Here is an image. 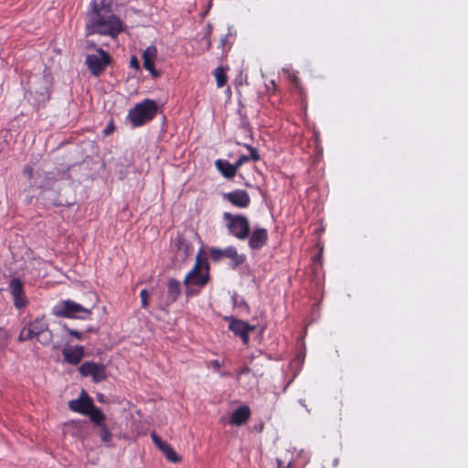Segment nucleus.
Instances as JSON below:
<instances>
[{"mask_svg":"<svg viewBox=\"0 0 468 468\" xmlns=\"http://www.w3.org/2000/svg\"><path fill=\"white\" fill-rule=\"evenodd\" d=\"M87 36L99 34L116 37L123 30V22L114 15L111 0H92L86 15Z\"/></svg>","mask_w":468,"mask_h":468,"instance_id":"obj_1","label":"nucleus"},{"mask_svg":"<svg viewBox=\"0 0 468 468\" xmlns=\"http://www.w3.org/2000/svg\"><path fill=\"white\" fill-rule=\"evenodd\" d=\"M93 307L94 304L90 307H85L74 301L63 300L53 307L52 313L58 317L86 320L91 315Z\"/></svg>","mask_w":468,"mask_h":468,"instance_id":"obj_2","label":"nucleus"},{"mask_svg":"<svg viewBox=\"0 0 468 468\" xmlns=\"http://www.w3.org/2000/svg\"><path fill=\"white\" fill-rule=\"evenodd\" d=\"M156 113V102L153 100L145 99L129 111L128 118L133 126L138 127L150 122Z\"/></svg>","mask_w":468,"mask_h":468,"instance_id":"obj_3","label":"nucleus"},{"mask_svg":"<svg viewBox=\"0 0 468 468\" xmlns=\"http://www.w3.org/2000/svg\"><path fill=\"white\" fill-rule=\"evenodd\" d=\"M209 280V265L207 260L202 256V250H200L196 257V263L191 271H189L185 280L184 283L186 286L196 285L203 287L207 283Z\"/></svg>","mask_w":468,"mask_h":468,"instance_id":"obj_4","label":"nucleus"},{"mask_svg":"<svg viewBox=\"0 0 468 468\" xmlns=\"http://www.w3.org/2000/svg\"><path fill=\"white\" fill-rule=\"evenodd\" d=\"M227 220V227L230 234L239 239H246L249 237L250 226L249 219L243 215H233L226 212L223 215Z\"/></svg>","mask_w":468,"mask_h":468,"instance_id":"obj_5","label":"nucleus"},{"mask_svg":"<svg viewBox=\"0 0 468 468\" xmlns=\"http://www.w3.org/2000/svg\"><path fill=\"white\" fill-rule=\"evenodd\" d=\"M98 55H88L86 57V65L90 69L91 75L99 77L105 69V68L112 63V58L108 52L99 48H96Z\"/></svg>","mask_w":468,"mask_h":468,"instance_id":"obj_6","label":"nucleus"},{"mask_svg":"<svg viewBox=\"0 0 468 468\" xmlns=\"http://www.w3.org/2000/svg\"><path fill=\"white\" fill-rule=\"evenodd\" d=\"M34 338L41 345L48 346L53 340L52 331L49 330L48 324L44 318H36L34 321L27 323Z\"/></svg>","mask_w":468,"mask_h":468,"instance_id":"obj_7","label":"nucleus"},{"mask_svg":"<svg viewBox=\"0 0 468 468\" xmlns=\"http://www.w3.org/2000/svg\"><path fill=\"white\" fill-rule=\"evenodd\" d=\"M79 371L83 377H91L95 383L107 378L106 367L103 364L86 361L79 367Z\"/></svg>","mask_w":468,"mask_h":468,"instance_id":"obj_8","label":"nucleus"},{"mask_svg":"<svg viewBox=\"0 0 468 468\" xmlns=\"http://www.w3.org/2000/svg\"><path fill=\"white\" fill-rule=\"evenodd\" d=\"M209 254H210V259L213 261H219L223 258L231 259L233 261L234 268L241 265L246 260L245 256L238 254L236 248L232 247V246L228 247L225 250L212 248V249H210Z\"/></svg>","mask_w":468,"mask_h":468,"instance_id":"obj_9","label":"nucleus"},{"mask_svg":"<svg viewBox=\"0 0 468 468\" xmlns=\"http://www.w3.org/2000/svg\"><path fill=\"white\" fill-rule=\"evenodd\" d=\"M94 402L92 399L88 395V393L82 389L79 398L77 399H72L69 401V409L74 412L87 415L90 413L91 409L94 407Z\"/></svg>","mask_w":468,"mask_h":468,"instance_id":"obj_10","label":"nucleus"},{"mask_svg":"<svg viewBox=\"0 0 468 468\" xmlns=\"http://www.w3.org/2000/svg\"><path fill=\"white\" fill-rule=\"evenodd\" d=\"M229 329L233 332L236 336L241 338L244 344L249 343V333L255 329L254 325L236 318H229Z\"/></svg>","mask_w":468,"mask_h":468,"instance_id":"obj_11","label":"nucleus"},{"mask_svg":"<svg viewBox=\"0 0 468 468\" xmlns=\"http://www.w3.org/2000/svg\"><path fill=\"white\" fill-rule=\"evenodd\" d=\"M10 292L14 298V305L22 309L28 303L24 292V284L18 278H13L9 283Z\"/></svg>","mask_w":468,"mask_h":468,"instance_id":"obj_12","label":"nucleus"},{"mask_svg":"<svg viewBox=\"0 0 468 468\" xmlns=\"http://www.w3.org/2000/svg\"><path fill=\"white\" fill-rule=\"evenodd\" d=\"M223 198L233 206L246 208L250 204V197L247 191L242 189L234 190L232 192L223 194Z\"/></svg>","mask_w":468,"mask_h":468,"instance_id":"obj_13","label":"nucleus"},{"mask_svg":"<svg viewBox=\"0 0 468 468\" xmlns=\"http://www.w3.org/2000/svg\"><path fill=\"white\" fill-rule=\"evenodd\" d=\"M249 246L251 250H260L266 245L268 240V231L266 229L256 227L249 234Z\"/></svg>","mask_w":468,"mask_h":468,"instance_id":"obj_14","label":"nucleus"},{"mask_svg":"<svg viewBox=\"0 0 468 468\" xmlns=\"http://www.w3.org/2000/svg\"><path fill=\"white\" fill-rule=\"evenodd\" d=\"M65 362L69 365H78L84 356V347L81 346H67L62 349Z\"/></svg>","mask_w":468,"mask_h":468,"instance_id":"obj_15","label":"nucleus"},{"mask_svg":"<svg viewBox=\"0 0 468 468\" xmlns=\"http://www.w3.org/2000/svg\"><path fill=\"white\" fill-rule=\"evenodd\" d=\"M64 175L65 172L58 168H55L49 172H42L41 174H38L37 177L41 179L39 182V187L43 189L50 188L55 182L62 179Z\"/></svg>","mask_w":468,"mask_h":468,"instance_id":"obj_16","label":"nucleus"},{"mask_svg":"<svg viewBox=\"0 0 468 468\" xmlns=\"http://www.w3.org/2000/svg\"><path fill=\"white\" fill-rule=\"evenodd\" d=\"M157 56V49L154 46L148 47L143 53L144 67L151 72L154 78L160 76V71L154 69V59Z\"/></svg>","mask_w":468,"mask_h":468,"instance_id":"obj_17","label":"nucleus"},{"mask_svg":"<svg viewBox=\"0 0 468 468\" xmlns=\"http://www.w3.org/2000/svg\"><path fill=\"white\" fill-rule=\"evenodd\" d=\"M250 417V410L248 406H241L235 410L230 418V424L241 426L247 422Z\"/></svg>","mask_w":468,"mask_h":468,"instance_id":"obj_18","label":"nucleus"},{"mask_svg":"<svg viewBox=\"0 0 468 468\" xmlns=\"http://www.w3.org/2000/svg\"><path fill=\"white\" fill-rule=\"evenodd\" d=\"M215 166L217 167V169L221 173V175L225 178L231 179L237 174V171H236L233 164H230L227 160H223V159L216 160Z\"/></svg>","mask_w":468,"mask_h":468,"instance_id":"obj_19","label":"nucleus"},{"mask_svg":"<svg viewBox=\"0 0 468 468\" xmlns=\"http://www.w3.org/2000/svg\"><path fill=\"white\" fill-rule=\"evenodd\" d=\"M175 246L176 248V255L182 260H186L189 256L191 247L184 237L177 236L175 239Z\"/></svg>","mask_w":468,"mask_h":468,"instance_id":"obj_20","label":"nucleus"},{"mask_svg":"<svg viewBox=\"0 0 468 468\" xmlns=\"http://www.w3.org/2000/svg\"><path fill=\"white\" fill-rule=\"evenodd\" d=\"M180 292V282L174 278L169 279L167 282V301L169 303L176 302Z\"/></svg>","mask_w":468,"mask_h":468,"instance_id":"obj_21","label":"nucleus"},{"mask_svg":"<svg viewBox=\"0 0 468 468\" xmlns=\"http://www.w3.org/2000/svg\"><path fill=\"white\" fill-rule=\"evenodd\" d=\"M86 416H89L95 428L106 424V415L96 406H94Z\"/></svg>","mask_w":468,"mask_h":468,"instance_id":"obj_22","label":"nucleus"},{"mask_svg":"<svg viewBox=\"0 0 468 468\" xmlns=\"http://www.w3.org/2000/svg\"><path fill=\"white\" fill-rule=\"evenodd\" d=\"M98 434L101 438V441L107 445H111V442L112 441V434L107 424L98 427Z\"/></svg>","mask_w":468,"mask_h":468,"instance_id":"obj_23","label":"nucleus"},{"mask_svg":"<svg viewBox=\"0 0 468 468\" xmlns=\"http://www.w3.org/2000/svg\"><path fill=\"white\" fill-rule=\"evenodd\" d=\"M162 452L165 455L166 459L172 463H176L181 461L179 455L169 444H167L166 447L163 449Z\"/></svg>","mask_w":468,"mask_h":468,"instance_id":"obj_24","label":"nucleus"},{"mask_svg":"<svg viewBox=\"0 0 468 468\" xmlns=\"http://www.w3.org/2000/svg\"><path fill=\"white\" fill-rule=\"evenodd\" d=\"M214 75L217 80V84L218 87H223L227 83L228 78L225 73L224 68L218 67L214 71Z\"/></svg>","mask_w":468,"mask_h":468,"instance_id":"obj_25","label":"nucleus"},{"mask_svg":"<svg viewBox=\"0 0 468 468\" xmlns=\"http://www.w3.org/2000/svg\"><path fill=\"white\" fill-rule=\"evenodd\" d=\"M34 336L32 335V332L29 328V326L27 325V324L22 328V330L20 331V334L18 335V341L20 342H24V341H27V340H31L33 339Z\"/></svg>","mask_w":468,"mask_h":468,"instance_id":"obj_26","label":"nucleus"},{"mask_svg":"<svg viewBox=\"0 0 468 468\" xmlns=\"http://www.w3.org/2000/svg\"><path fill=\"white\" fill-rule=\"evenodd\" d=\"M63 329L71 336H74L76 339L81 341L85 339V333L71 329L67 324H63Z\"/></svg>","mask_w":468,"mask_h":468,"instance_id":"obj_27","label":"nucleus"},{"mask_svg":"<svg viewBox=\"0 0 468 468\" xmlns=\"http://www.w3.org/2000/svg\"><path fill=\"white\" fill-rule=\"evenodd\" d=\"M152 440L155 446L162 452L166 447L167 442L164 441L155 432L151 434Z\"/></svg>","mask_w":468,"mask_h":468,"instance_id":"obj_28","label":"nucleus"},{"mask_svg":"<svg viewBox=\"0 0 468 468\" xmlns=\"http://www.w3.org/2000/svg\"><path fill=\"white\" fill-rule=\"evenodd\" d=\"M245 147L250 151V155L249 156L250 157V160H253V161H258L260 160V154H258V151L256 148L252 147L251 145L250 144H244Z\"/></svg>","mask_w":468,"mask_h":468,"instance_id":"obj_29","label":"nucleus"},{"mask_svg":"<svg viewBox=\"0 0 468 468\" xmlns=\"http://www.w3.org/2000/svg\"><path fill=\"white\" fill-rule=\"evenodd\" d=\"M141 302H142V307L147 308L148 307V299H149V293L147 290L144 289L140 292Z\"/></svg>","mask_w":468,"mask_h":468,"instance_id":"obj_30","label":"nucleus"},{"mask_svg":"<svg viewBox=\"0 0 468 468\" xmlns=\"http://www.w3.org/2000/svg\"><path fill=\"white\" fill-rule=\"evenodd\" d=\"M250 161V157L248 155L242 154L239 157V159L233 164L236 171L246 162Z\"/></svg>","mask_w":468,"mask_h":468,"instance_id":"obj_31","label":"nucleus"},{"mask_svg":"<svg viewBox=\"0 0 468 468\" xmlns=\"http://www.w3.org/2000/svg\"><path fill=\"white\" fill-rule=\"evenodd\" d=\"M212 33V25L211 24H207V32L205 34V38H206V42H207V49L208 50L211 47V41H210V35Z\"/></svg>","mask_w":468,"mask_h":468,"instance_id":"obj_32","label":"nucleus"},{"mask_svg":"<svg viewBox=\"0 0 468 468\" xmlns=\"http://www.w3.org/2000/svg\"><path fill=\"white\" fill-rule=\"evenodd\" d=\"M6 342H7V334L3 328H0V349L4 348L5 346Z\"/></svg>","mask_w":468,"mask_h":468,"instance_id":"obj_33","label":"nucleus"},{"mask_svg":"<svg viewBox=\"0 0 468 468\" xmlns=\"http://www.w3.org/2000/svg\"><path fill=\"white\" fill-rule=\"evenodd\" d=\"M23 173L28 177V179H31L34 176V170L30 165H25Z\"/></svg>","mask_w":468,"mask_h":468,"instance_id":"obj_34","label":"nucleus"},{"mask_svg":"<svg viewBox=\"0 0 468 468\" xmlns=\"http://www.w3.org/2000/svg\"><path fill=\"white\" fill-rule=\"evenodd\" d=\"M130 66L135 69H140V63H139V60L138 58H136V56H132L131 57V59H130Z\"/></svg>","mask_w":468,"mask_h":468,"instance_id":"obj_35","label":"nucleus"},{"mask_svg":"<svg viewBox=\"0 0 468 468\" xmlns=\"http://www.w3.org/2000/svg\"><path fill=\"white\" fill-rule=\"evenodd\" d=\"M114 124L113 122H110V123L106 126V128L103 131L104 135H110L114 131Z\"/></svg>","mask_w":468,"mask_h":468,"instance_id":"obj_36","label":"nucleus"},{"mask_svg":"<svg viewBox=\"0 0 468 468\" xmlns=\"http://www.w3.org/2000/svg\"><path fill=\"white\" fill-rule=\"evenodd\" d=\"M229 36H231V34H230V33L227 34L226 36H224V37H222L220 38V45H221V47H222V48H224V47L227 45V43H228V37H229Z\"/></svg>","mask_w":468,"mask_h":468,"instance_id":"obj_37","label":"nucleus"},{"mask_svg":"<svg viewBox=\"0 0 468 468\" xmlns=\"http://www.w3.org/2000/svg\"><path fill=\"white\" fill-rule=\"evenodd\" d=\"M250 367H241V368L239 370L238 374H239V375H246V374H249V373H250Z\"/></svg>","mask_w":468,"mask_h":468,"instance_id":"obj_38","label":"nucleus"},{"mask_svg":"<svg viewBox=\"0 0 468 468\" xmlns=\"http://www.w3.org/2000/svg\"><path fill=\"white\" fill-rule=\"evenodd\" d=\"M211 364L215 369H218L221 367L223 363L219 362L218 360H213L211 361Z\"/></svg>","mask_w":468,"mask_h":468,"instance_id":"obj_39","label":"nucleus"},{"mask_svg":"<svg viewBox=\"0 0 468 468\" xmlns=\"http://www.w3.org/2000/svg\"><path fill=\"white\" fill-rule=\"evenodd\" d=\"M86 48L87 49H90V48L96 49V44L93 41H87Z\"/></svg>","mask_w":468,"mask_h":468,"instance_id":"obj_40","label":"nucleus"},{"mask_svg":"<svg viewBox=\"0 0 468 468\" xmlns=\"http://www.w3.org/2000/svg\"><path fill=\"white\" fill-rule=\"evenodd\" d=\"M40 95L43 97L42 100L45 101L46 99H48V92L46 90L45 92H41Z\"/></svg>","mask_w":468,"mask_h":468,"instance_id":"obj_41","label":"nucleus"},{"mask_svg":"<svg viewBox=\"0 0 468 468\" xmlns=\"http://www.w3.org/2000/svg\"><path fill=\"white\" fill-rule=\"evenodd\" d=\"M97 399L100 401H103V395L102 394H98Z\"/></svg>","mask_w":468,"mask_h":468,"instance_id":"obj_42","label":"nucleus"},{"mask_svg":"<svg viewBox=\"0 0 468 468\" xmlns=\"http://www.w3.org/2000/svg\"><path fill=\"white\" fill-rule=\"evenodd\" d=\"M93 331H94L93 327H88L86 329V332H93Z\"/></svg>","mask_w":468,"mask_h":468,"instance_id":"obj_43","label":"nucleus"},{"mask_svg":"<svg viewBox=\"0 0 468 468\" xmlns=\"http://www.w3.org/2000/svg\"><path fill=\"white\" fill-rule=\"evenodd\" d=\"M211 5H212V3L210 1L209 4H208V8H210Z\"/></svg>","mask_w":468,"mask_h":468,"instance_id":"obj_44","label":"nucleus"}]
</instances>
